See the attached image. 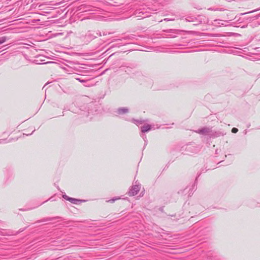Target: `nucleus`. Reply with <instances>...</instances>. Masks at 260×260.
<instances>
[{
	"mask_svg": "<svg viewBox=\"0 0 260 260\" xmlns=\"http://www.w3.org/2000/svg\"><path fill=\"white\" fill-rule=\"evenodd\" d=\"M63 198L65 200H68L69 202H70L71 203H73V204H76L77 201H78V200H77L76 199L70 198L67 195H63Z\"/></svg>",
	"mask_w": 260,
	"mask_h": 260,
	"instance_id": "f257e3e1",
	"label": "nucleus"
},
{
	"mask_svg": "<svg viewBox=\"0 0 260 260\" xmlns=\"http://www.w3.org/2000/svg\"><path fill=\"white\" fill-rule=\"evenodd\" d=\"M150 129L149 125L144 126L142 127V131L143 132H146Z\"/></svg>",
	"mask_w": 260,
	"mask_h": 260,
	"instance_id": "f03ea898",
	"label": "nucleus"
},
{
	"mask_svg": "<svg viewBox=\"0 0 260 260\" xmlns=\"http://www.w3.org/2000/svg\"><path fill=\"white\" fill-rule=\"evenodd\" d=\"M7 38L6 37H3L0 38V44H2L6 42Z\"/></svg>",
	"mask_w": 260,
	"mask_h": 260,
	"instance_id": "7ed1b4c3",
	"label": "nucleus"
},
{
	"mask_svg": "<svg viewBox=\"0 0 260 260\" xmlns=\"http://www.w3.org/2000/svg\"><path fill=\"white\" fill-rule=\"evenodd\" d=\"M119 199V198H116V199H111V200H109L107 201V202L109 203L110 204H113L116 200H118Z\"/></svg>",
	"mask_w": 260,
	"mask_h": 260,
	"instance_id": "20e7f679",
	"label": "nucleus"
},
{
	"mask_svg": "<svg viewBox=\"0 0 260 260\" xmlns=\"http://www.w3.org/2000/svg\"><path fill=\"white\" fill-rule=\"evenodd\" d=\"M238 131L237 128L234 127L232 129V132L233 133H236Z\"/></svg>",
	"mask_w": 260,
	"mask_h": 260,
	"instance_id": "39448f33",
	"label": "nucleus"
}]
</instances>
